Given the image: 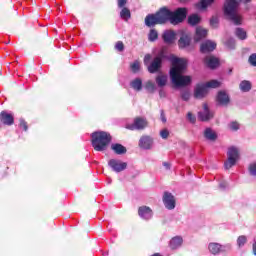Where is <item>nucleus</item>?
<instances>
[{"label": "nucleus", "instance_id": "obj_1", "mask_svg": "<svg viewBox=\"0 0 256 256\" xmlns=\"http://www.w3.org/2000/svg\"><path fill=\"white\" fill-rule=\"evenodd\" d=\"M170 61L172 63L170 78L173 85H175V87H187V85H191L190 76H183V73L187 69V61L175 56H172Z\"/></svg>", "mask_w": 256, "mask_h": 256}, {"label": "nucleus", "instance_id": "obj_2", "mask_svg": "<svg viewBox=\"0 0 256 256\" xmlns=\"http://www.w3.org/2000/svg\"><path fill=\"white\" fill-rule=\"evenodd\" d=\"M156 15L158 16V21L160 25L163 23H171L172 25H179V23H183L187 17V8H178L176 11H171L167 8H161Z\"/></svg>", "mask_w": 256, "mask_h": 256}, {"label": "nucleus", "instance_id": "obj_3", "mask_svg": "<svg viewBox=\"0 0 256 256\" xmlns=\"http://www.w3.org/2000/svg\"><path fill=\"white\" fill-rule=\"evenodd\" d=\"M239 2L237 0H226L224 3V15L234 23V25H241L243 17L239 15Z\"/></svg>", "mask_w": 256, "mask_h": 256}, {"label": "nucleus", "instance_id": "obj_4", "mask_svg": "<svg viewBox=\"0 0 256 256\" xmlns=\"http://www.w3.org/2000/svg\"><path fill=\"white\" fill-rule=\"evenodd\" d=\"M151 54H146L144 57V65L148 66L149 73H157L163 63V59H167V50L161 48L151 62Z\"/></svg>", "mask_w": 256, "mask_h": 256}, {"label": "nucleus", "instance_id": "obj_5", "mask_svg": "<svg viewBox=\"0 0 256 256\" xmlns=\"http://www.w3.org/2000/svg\"><path fill=\"white\" fill-rule=\"evenodd\" d=\"M92 147L95 151H105L109 143H111V134L98 131L91 134Z\"/></svg>", "mask_w": 256, "mask_h": 256}, {"label": "nucleus", "instance_id": "obj_6", "mask_svg": "<svg viewBox=\"0 0 256 256\" xmlns=\"http://www.w3.org/2000/svg\"><path fill=\"white\" fill-rule=\"evenodd\" d=\"M227 157L224 167L225 169H231V167L235 166L237 161H239V149L235 146L228 148Z\"/></svg>", "mask_w": 256, "mask_h": 256}, {"label": "nucleus", "instance_id": "obj_7", "mask_svg": "<svg viewBox=\"0 0 256 256\" xmlns=\"http://www.w3.org/2000/svg\"><path fill=\"white\" fill-rule=\"evenodd\" d=\"M147 127V119L142 117H137L134 119L133 123L126 124V129L129 131H141Z\"/></svg>", "mask_w": 256, "mask_h": 256}, {"label": "nucleus", "instance_id": "obj_8", "mask_svg": "<svg viewBox=\"0 0 256 256\" xmlns=\"http://www.w3.org/2000/svg\"><path fill=\"white\" fill-rule=\"evenodd\" d=\"M208 249L212 255H218V253H225V251H231V244L221 245L219 243L211 242L208 245Z\"/></svg>", "mask_w": 256, "mask_h": 256}, {"label": "nucleus", "instance_id": "obj_9", "mask_svg": "<svg viewBox=\"0 0 256 256\" xmlns=\"http://www.w3.org/2000/svg\"><path fill=\"white\" fill-rule=\"evenodd\" d=\"M117 4L119 9H122L120 11L121 19H123V21H129V19H131V10L125 7V5H127V0H117Z\"/></svg>", "mask_w": 256, "mask_h": 256}, {"label": "nucleus", "instance_id": "obj_10", "mask_svg": "<svg viewBox=\"0 0 256 256\" xmlns=\"http://www.w3.org/2000/svg\"><path fill=\"white\" fill-rule=\"evenodd\" d=\"M108 165L111 167L112 171H115V173H121V171L127 169V163L117 159L109 160Z\"/></svg>", "mask_w": 256, "mask_h": 256}, {"label": "nucleus", "instance_id": "obj_11", "mask_svg": "<svg viewBox=\"0 0 256 256\" xmlns=\"http://www.w3.org/2000/svg\"><path fill=\"white\" fill-rule=\"evenodd\" d=\"M163 203L166 209H169L170 211L175 209V196H173L171 192H164Z\"/></svg>", "mask_w": 256, "mask_h": 256}, {"label": "nucleus", "instance_id": "obj_12", "mask_svg": "<svg viewBox=\"0 0 256 256\" xmlns=\"http://www.w3.org/2000/svg\"><path fill=\"white\" fill-rule=\"evenodd\" d=\"M138 215L141 219L149 221V219L153 218V210L149 206H141L138 209Z\"/></svg>", "mask_w": 256, "mask_h": 256}, {"label": "nucleus", "instance_id": "obj_13", "mask_svg": "<svg viewBox=\"0 0 256 256\" xmlns=\"http://www.w3.org/2000/svg\"><path fill=\"white\" fill-rule=\"evenodd\" d=\"M162 39L167 45H173L175 39H177V33L173 30H166L162 34Z\"/></svg>", "mask_w": 256, "mask_h": 256}, {"label": "nucleus", "instance_id": "obj_14", "mask_svg": "<svg viewBox=\"0 0 256 256\" xmlns=\"http://www.w3.org/2000/svg\"><path fill=\"white\" fill-rule=\"evenodd\" d=\"M207 93H209V89L205 83L198 84L194 89V97H196V99H203Z\"/></svg>", "mask_w": 256, "mask_h": 256}, {"label": "nucleus", "instance_id": "obj_15", "mask_svg": "<svg viewBox=\"0 0 256 256\" xmlns=\"http://www.w3.org/2000/svg\"><path fill=\"white\" fill-rule=\"evenodd\" d=\"M217 48V43L211 40H206L200 46L201 53H211Z\"/></svg>", "mask_w": 256, "mask_h": 256}, {"label": "nucleus", "instance_id": "obj_16", "mask_svg": "<svg viewBox=\"0 0 256 256\" xmlns=\"http://www.w3.org/2000/svg\"><path fill=\"white\" fill-rule=\"evenodd\" d=\"M198 119H200V121H209V119H213V112L209 110L207 104H204L203 111L198 113Z\"/></svg>", "mask_w": 256, "mask_h": 256}, {"label": "nucleus", "instance_id": "obj_17", "mask_svg": "<svg viewBox=\"0 0 256 256\" xmlns=\"http://www.w3.org/2000/svg\"><path fill=\"white\" fill-rule=\"evenodd\" d=\"M145 25L147 27H154V25H161V22L159 21V16L156 14H149L145 18Z\"/></svg>", "mask_w": 256, "mask_h": 256}, {"label": "nucleus", "instance_id": "obj_18", "mask_svg": "<svg viewBox=\"0 0 256 256\" xmlns=\"http://www.w3.org/2000/svg\"><path fill=\"white\" fill-rule=\"evenodd\" d=\"M204 63L209 69H217L219 67V59L214 56H206Z\"/></svg>", "mask_w": 256, "mask_h": 256}, {"label": "nucleus", "instance_id": "obj_19", "mask_svg": "<svg viewBox=\"0 0 256 256\" xmlns=\"http://www.w3.org/2000/svg\"><path fill=\"white\" fill-rule=\"evenodd\" d=\"M153 146V138L149 136H142L139 140V147L141 149H151Z\"/></svg>", "mask_w": 256, "mask_h": 256}, {"label": "nucleus", "instance_id": "obj_20", "mask_svg": "<svg viewBox=\"0 0 256 256\" xmlns=\"http://www.w3.org/2000/svg\"><path fill=\"white\" fill-rule=\"evenodd\" d=\"M0 121L4 124V125H13L14 123V118H13V115L5 112V111H2L0 113Z\"/></svg>", "mask_w": 256, "mask_h": 256}, {"label": "nucleus", "instance_id": "obj_21", "mask_svg": "<svg viewBox=\"0 0 256 256\" xmlns=\"http://www.w3.org/2000/svg\"><path fill=\"white\" fill-rule=\"evenodd\" d=\"M178 45L180 49H185V47H189L191 45V37L187 34H182L180 39L178 40Z\"/></svg>", "mask_w": 256, "mask_h": 256}, {"label": "nucleus", "instance_id": "obj_22", "mask_svg": "<svg viewBox=\"0 0 256 256\" xmlns=\"http://www.w3.org/2000/svg\"><path fill=\"white\" fill-rule=\"evenodd\" d=\"M207 37V29H204L203 27H197L196 28V33L194 36V41L199 42L202 39H205Z\"/></svg>", "mask_w": 256, "mask_h": 256}, {"label": "nucleus", "instance_id": "obj_23", "mask_svg": "<svg viewBox=\"0 0 256 256\" xmlns=\"http://www.w3.org/2000/svg\"><path fill=\"white\" fill-rule=\"evenodd\" d=\"M111 149L116 155H125L127 153V148L119 143L111 144Z\"/></svg>", "mask_w": 256, "mask_h": 256}, {"label": "nucleus", "instance_id": "obj_24", "mask_svg": "<svg viewBox=\"0 0 256 256\" xmlns=\"http://www.w3.org/2000/svg\"><path fill=\"white\" fill-rule=\"evenodd\" d=\"M217 102L219 105H228L229 104V95L227 93L220 91L217 95Z\"/></svg>", "mask_w": 256, "mask_h": 256}, {"label": "nucleus", "instance_id": "obj_25", "mask_svg": "<svg viewBox=\"0 0 256 256\" xmlns=\"http://www.w3.org/2000/svg\"><path fill=\"white\" fill-rule=\"evenodd\" d=\"M204 137L207 141H217V133L211 128H206L204 130Z\"/></svg>", "mask_w": 256, "mask_h": 256}, {"label": "nucleus", "instance_id": "obj_26", "mask_svg": "<svg viewBox=\"0 0 256 256\" xmlns=\"http://www.w3.org/2000/svg\"><path fill=\"white\" fill-rule=\"evenodd\" d=\"M130 87L134 89V91H141L143 89V80L141 78H136L130 82Z\"/></svg>", "mask_w": 256, "mask_h": 256}, {"label": "nucleus", "instance_id": "obj_27", "mask_svg": "<svg viewBox=\"0 0 256 256\" xmlns=\"http://www.w3.org/2000/svg\"><path fill=\"white\" fill-rule=\"evenodd\" d=\"M183 245V238L176 236L171 239L170 241V248L171 249H179Z\"/></svg>", "mask_w": 256, "mask_h": 256}, {"label": "nucleus", "instance_id": "obj_28", "mask_svg": "<svg viewBox=\"0 0 256 256\" xmlns=\"http://www.w3.org/2000/svg\"><path fill=\"white\" fill-rule=\"evenodd\" d=\"M215 3V0H201L196 4V7L198 9L204 10L207 9V7H210V5H213Z\"/></svg>", "mask_w": 256, "mask_h": 256}, {"label": "nucleus", "instance_id": "obj_29", "mask_svg": "<svg viewBox=\"0 0 256 256\" xmlns=\"http://www.w3.org/2000/svg\"><path fill=\"white\" fill-rule=\"evenodd\" d=\"M188 23L189 25H199L201 23V16L198 14H192L188 17Z\"/></svg>", "mask_w": 256, "mask_h": 256}, {"label": "nucleus", "instance_id": "obj_30", "mask_svg": "<svg viewBox=\"0 0 256 256\" xmlns=\"http://www.w3.org/2000/svg\"><path fill=\"white\" fill-rule=\"evenodd\" d=\"M240 90L242 91V93H249V91H251V82L244 80L240 83Z\"/></svg>", "mask_w": 256, "mask_h": 256}, {"label": "nucleus", "instance_id": "obj_31", "mask_svg": "<svg viewBox=\"0 0 256 256\" xmlns=\"http://www.w3.org/2000/svg\"><path fill=\"white\" fill-rule=\"evenodd\" d=\"M235 35L241 41L247 39V32L243 28H236Z\"/></svg>", "mask_w": 256, "mask_h": 256}, {"label": "nucleus", "instance_id": "obj_32", "mask_svg": "<svg viewBox=\"0 0 256 256\" xmlns=\"http://www.w3.org/2000/svg\"><path fill=\"white\" fill-rule=\"evenodd\" d=\"M156 83L158 87H165L167 85V76L166 75H158L156 77Z\"/></svg>", "mask_w": 256, "mask_h": 256}, {"label": "nucleus", "instance_id": "obj_33", "mask_svg": "<svg viewBox=\"0 0 256 256\" xmlns=\"http://www.w3.org/2000/svg\"><path fill=\"white\" fill-rule=\"evenodd\" d=\"M159 39V33L155 29H151L148 34V40L153 43Z\"/></svg>", "mask_w": 256, "mask_h": 256}, {"label": "nucleus", "instance_id": "obj_34", "mask_svg": "<svg viewBox=\"0 0 256 256\" xmlns=\"http://www.w3.org/2000/svg\"><path fill=\"white\" fill-rule=\"evenodd\" d=\"M206 85V88L208 89H217V87L221 86V82L217 80H211L209 82L204 83Z\"/></svg>", "mask_w": 256, "mask_h": 256}, {"label": "nucleus", "instance_id": "obj_35", "mask_svg": "<svg viewBox=\"0 0 256 256\" xmlns=\"http://www.w3.org/2000/svg\"><path fill=\"white\" fill-rule=\"evenodd\" d=\"M131 71L134 73H139V70L141 69V62L139 60H135L131 65H130Z\"/></svg>", "mask_w": 256, "mask_h": 256}, {"label": "nucleus", "instance_id": "obj_36", "mask_svg": "<svg viewBox=\"0 0 256 256\" xmlns=\"http://www.w3.org/2000/svg\"><path fill=\"white\" fill-rule=\"evenodd\" d=\"M181 99L182 101H189V99H191V92L189 89L181 90Z\"/></svg>", "mask_w": 256, "mask_h": 256}, {"label": "nucleus", "instance_id": "obj_37", "mask_svg": "<svg viewBox=\"0 0 256 256\" xmlns=\"http://www.w3.org/2000/svg\"><path fill=\"white\" fill-rule=\"evenodd\" d=\"M145 89L149 92V93H153L155 91V89H157V87L155 86V83H153L152 81H148L145 85Z\"/></svg>", "mask_w": 256, "mask_h": 256}, {"label": "nucleus", "instance_id": "obj_38", "mask_svg": "<svg viewBox=\"0 0 256 256\" xmlns=\"http://www.w3.org/2000/svg\"><path fill=\"white\" fill-rule=\"evenodd\" d=\"M245 243H247V236L245 235L239 236L237 239L238 247H244Z\"/></svg>", "mask_w": 256, "mask_h": 256}, {"label": "nucleus", "instance_id": "obj_39", "mask_svg": "<svg viewBox=\"0 0 256 256\" xmlns=\"http://www.w3.org/2000/svg\"><path fill=\"white\" fill-rule=\"evenodd\" d=\"M210 25L213 29H217V26L219 25V18L217 16H212L210 19Z\"/></svg>", "mask_w": 256, "mask_h": 256}, {"label": "nucleus", "instance_id": "obj_40", "mask_svg": "<svg viewBox=\"0 0 256 256\" xmlns=\"http://www.w3.org/2000/svg\"><path fill=\"white\" fill-rule=\"evenodd\" d=\"M228 127H229V129H230L231 131H239V129H240L239 122H235V121L230 122L229 125H228Z\"/></svg>", "mask_w": 256, "mask_h": 256}, {"label": "nucleus", "instance_id": "obj_41", "mask_svg": "<svg viewBox=\"0 0 256 256\" xmlns=\"http://www.w3.org/2000/svg\"><path fill=\"white\" fill-rule=\"evenodd\" d=\"M248 171H249L250 175H252V177H256V162H252L249 165Z\"/></svg>", "mask_w": 256, "mask_h": 256}, {"label": "nucleus", "instance_id": "obj_42", "mask_svg": "<svg viewBox=\"0 0 256 256\" xmlns=\"http://www.w3.org/2000/svg\"><path fill=\"white\" fill-rule=\"evenodd\" d=\"M226 47H228V49H235V39L233 38H229L226 42H225Z\"/></svg>", "mask_w": 256, "mask_h": 256}, {"label": "nucleus", "instance_id": "obj_43", "mask_svg": "<svg viewBox=\"0 0 256 256\" xmlns=\"http://www.w3.org/2000/svg\"><path fill=\"white\" fill-rule=\"evenodd\" d=\"M248 61L250 65H252L253 67H256V53H253L252 55H250Z\"/></svg>", "mask_w": 256, "mask_h": 256}, {"label": "nucleus", "instance_id": "obj_44", "mask_svg": "<svg viewBox=\"0 0 256 256\" xmlns=\"http://www.w3.org/2000/svg\"><path fill=\"white\" fill-rule=\"evenodd\" d=\"M115 49H117V51H124L125 50V45L123 44L122 41H118L115 45Z\"/></svg>", "mask_w": 256, "mask_h": 256}, {"label": "nucleus", "instance_id": "obj_45", "mask_svg": "<svg viewBox=\"0 0 256 256\" xmlns=\"http://www.w3.org/2000/svg\"><path fill=\"white\" fill-rule=\"evenodd\" d=\"M187 119L191 123H195V121H197V117H195V115H193V113H191V112H188Z\"/></svg>", "mask_w": 256, "mask_h": 256}, {"label": "nucleus", "instance_id": "obj_46", "mask_svg": "<svg viewBox=\"0 0 256 256\" xmlns=\"http://www.w3.org/2000/svg\"><path fill=\"white\" fill-rule=\"evenodd\" d=\"M160 137H162V139H167L169 137V130L164 129L160 131Z\"/></svg>", "mask_w": 256, "mask_h": 256}, {"label": "nucleus", "instance_id": "obj_47", "mask_svg": "<svg viewBox=\"0 0 256 256\" xmlns=\"http://www.w3.org/2000/svg\"><path fill=\"white\" fill-rule=\"evenodd\" d=\"M20 127H22L24 131H27L28 129L27 122H25V120L23 119H20Z\"/></svg>", "mask_w": 256, "mask_h": 256}, {"label": "nucleus", "instance_id": "obj_48", "mask_svg": "<svg viewBox=\"0 0 256 256\" xmlns=\"http://www.w3.org/2000/svg\"><path fill=\"white\" fill-rule=\"evenodd\" d=\"M160 118L162 123H167V118H165V111L161 110Z\"/></svg>", "mask_w": 256, "mask_h": 256}, {"label": "nucleus", "instance_id": "obj_49", "mask_svg": "<svg viewBox=\"0 0 256 256\" xmlns=\"http://www.w3.org/2000/svg\"><path fill=\"white\" fill-rule=\"evenodd\" d=\"M227 186H228V184H227V182H225V181H222V182H220V184H219L220 189H225Z\"/></svg>", "mask_w": 256, "mask_h": 256}, {"label": "nucleus", "instance_id": "obj_50", "mask_svg": "<svg viewBox=\"0 0 256 256\" xmlns=\"http://www.w3.org/2000/svg\"><path fill=\"white\" fill-rule=\"evenodd\" d=\"M163 166L166 167V169H171V165L168 162H163Z\"/></svg>", "mask_w": 256, "mask_h": 256}, {"label": "nucleus", "instance_id": "obj_51", "mask_svg": "<svg viewBox=\"0 0 256 256\" xmlns=\"http://www.w3.org/2000/svg\"><path fill=\"white\" fill-rule=\"evenodd\" d=\"M244 3H251V0H243Z\"/></svg>", "mask_w": 256, "mask_h": 256}]
</instances>
